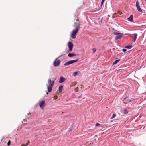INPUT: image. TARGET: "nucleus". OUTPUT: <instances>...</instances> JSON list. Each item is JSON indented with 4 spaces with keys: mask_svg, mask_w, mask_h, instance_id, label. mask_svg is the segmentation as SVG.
<instances>
[{
    "mask_svg": "<svg viewBox=\"0 0 146 146\" xmlns=\"http://www.w3.org/2000/svg\"><path fill=\"white\" fill-rule=\"evenodd\" d=\"M78 60V59H76L75 60H73L69 61L66 63L64 64V65L65 66L67 65H68L70 64H71L74 62H77Z\"/></svg>",
    "mask_w": 146,
    "mask_h": 146,
    "instance_id": "nucleus-4",
    "label": "nucleus"
},
{
    "mask_svg": "<svg viewBox=\"0 0 146 146\" xmlns=\"http://www.w3.org/2000/svg\"><path fill=\"white\" fill-rule=\"evenodd\" d=\"M118 13H119V15H121V14H122V12H120V11H118Z\"/></svg>",
    "mask_w": 146,
    "mask_h": 146,
    "instance_id": "nucleus-27",
    "label": "nucleus"
},
{
    "mask_svg": "<svg viewBox=\"0 0 146 146\" xmlns=\"http://www.w3.org/2000/svg\"><path fill=\"white\" fill-rule=\"evenodd\" d=\"M136 7L137 8V10L139 12H142V10L141 8L139 6L138 1H137L136 2Z\"/></svg>",
    "mask_w": 146,
    "mask_h": 146,
    "instance_id": "nucleus-7",
    "label": "nucleus"
},
{
    "mask_svg": "<svg viewBox=\"0 0 146 146\" xmlns=\"http://www.w3.org/2000/svg\"><path fill=\"white\" fill-rule=\"evenodd\" d=\"M134 38L133 41H134V42H135L136 41V38H137V34L136 33H134Z\"/></svg>",
    "mask_w": 146,
    "mask_h": 146,
    "instance_id": "nucleus-13",
    "label": "nucleus"
},
{
    "mask_svg": "<svg viewBox=\"0 0 146 146\" xmlns=\"http://www.w3.org/2000/svg\"><path fill=\"white\" fill-rule=\"evenodd\" d=\"M45 106V102L44 101H42L39 104V106L41 109H43Z\"/></svg>",
    "mask_w": 146,
    "mask_h": 146,
    "instance_id": "nucleus-9",
    "label": "nucleus"
},
{
    "mask_svg": "<svg viewBox=\"0 0 146 146\" xmlns=\"http://www.w3.org/2000/svg\"><path fill=\"white\" fill-rule=\"evenodd\" d=\"M124 113L125 114H126L128 113V112L126 110H125L123 111Z\"/></svg>",
    "mask_w": 146,
    "mask_h": 146,
    "instance_id": "nucleus-19",
    "label": "nucleus"
},
{
    "mask_svg": "<svg viewBox=\"0 0 146 146\" xmlns=\"http://www.w3.org/2000/svg\"><path fill=\"white\" fill-rule=\"evenodd\" d=\"M48 85H47L48 91V92H50L52 90V88L54 83V81L52 82L51 80L50 79L48 80Z\"/></svg>",
    "mask_w": 146,
    "mask_h": 146,
    "instance_id": "nucleus-2",
    "label": "nucleus"
},
{
    "mask_svg": "<svg viewBox=\"0 0 146 146\" xmlns=\"http://www.w3.org/2000/svg\"><path fill=\"white\" fill-rule=\"evenodd\" d=\"M22 146H27V145H22Z\"/></svg>",
    "mask_w": 146,
    "mask_h": 146,
    "instance_id": "nucleus-32",
    "label": "nucleus"
},
{
    "mask_svg": "<svg viewBox=\"0 0 146 146\" xmlns=\"http://www.w3.org/2000/svg\"><path fill=\"white\" fill-rule=\"evenodd\" d=\"M31 114V113L30 112V113H28L27 114V115H30Z\"/></svg>",
    "mask_w": 146,
    "mask_h": 146,
    "instance_id": "nucleus-31",
    "label": "nucleus"
},
{
    "mask_svg": "<svg viewBox=\"0 0 146 146\" xmlns=\"http://www.w3.org/2000/svg\"><path fill=\"white\" fill-rule=\"evenodd\" d=\"M127 98H128L127 97H126L124 98L123 100V102L124 104H127L128 103L131 102L132 101L134 100V99L130 100H128V101H126L125 100Z\"/></svg>",
    "mask_w": 146,
    "mask_h": 146,
    "instance_id": "nucleus-10",
    "label": "nucleus"
},
{
    "mask_svg": "<svg viewBox=\"0 0 146 146\" xmlns=\"http://www.w3.org/2000/svg\"><path fill=\"white\" fill-rule=\"evenodd\" d=\"M74 24L76 25V28L72 31L70 35L71 37L73 39L76 38V35L79 31L80 27V23H79L77 25V23H75Z\"/></svg>",
    "mask_w": 146,
    "mask_h": 146,
    "instance_id": "nucleus-1",
    "label": "nucleus"
},
{
    "mask_svg": "<svg viewBox=\"0 0 146 146\" xmlns=\"http://www.w3.org/2000/svg\"><path fill=\"white\" fill-rule=\"evenodd\" d=\"M66 79L63 76H61L59 81V82L60 83H62L66 80Z\"/></svg>",
    "mask_w": 146,
    "mask_h": 146,
    "instance_id": "nucleus-8",
    "label": "nucleus"
},
{
    "mask_svg": "<svg viewBox=\"0 0 146 146\" xmlns=\"http://www.w3.org/2000/svg\"><path fill=\"white\" fill-rule=\"evenodd\" d=\"M10 143H11L10 141H9L7 143V145L8 146L10 145Z\"/></svg>",
    "mask_w": 146,
    "mask_h": 146,
    "instance_id": "nucleus-24",
    "label": "nucleus"
},
{
    "mask_svg": "<svg viewBox=\"0 0 146 146\" xmlns=\"http://www.w3.org/2000/svg\"><path fill=\"white\" fill-rule=\"evenodd\" d=\"M29 143H30V142H29V141H28V143H27V144H26L27 145H29Z\"/></svg>",
    "mask_w": 146,
    "mask_h": 146,
    "instance_id": "nucleus-28",
    "label": "nucleus"
},
{
    "mask_svg": "<svg viewBox=\"0 0 146 146\" xmlns=\"http://www.w3.org/2000/svg\"><path fill=\"white\" fill-rule=\"evenodd\" d=\"M62 56H63V55H61V56H60L58 58H60V57H62Z\"/></svg>",
    "mask_w": 146,
    "mask_h": 146,
    "instance_id": "nucleus-34",
    "label": "nucleus"
},
{
    "mask_svg": "<svg viewBox=\"0 0 146 146\" xmlns=\"http://www.w3.org/2000/svg\"><path fill=\"white\" fill-rule=\"evenodd\" d=\"M82 95L80 96H78V98H79V99L80 98H81V97H82Z\"/></svg>",
    "mask_w": 146,
    "mask_h": 146,
    "instance_id": "nucleus-29",
    "label": "nucleus"
},
{
    "mask_svg": "<svg viewBox=\"0 0 146 146\" xmlns=\"http://www.w3.org/2000/svg\"><path fill=\"white\" fill-rule=\"evenodd\" d=\"M68 47L70 51H72V48L73 46V44L70 42H68Z\"/></svg>",
    "mask_w": 146,
    "mask_h": 146,
    "instance_id": "nucleus-6",
    "label": "nucleus"
},
{
    "mask_svg": "<svg viewBox=\"0 0 146 146\" xmlns=\"http://www.w3.org/2000/svg\"><path fill=\"white\" fill-rule=\"evenodd\" d=\"M100 125V124H99L98 123H96L95 125V126H99Z\"/></svg>",
    "mask_w": 146,
    "mask_h": 146,
    "instance_id": "nucleus-23",
    "label": "nucleus"
},
{
    "mask_svg": "<svg viewBox=\"0 0 146 146\" xmlns=\"http://www.w3.org/2000/svg\"><path fill=\"white\" fill-rule=\"evenodd\" d=\"M78 87H76L75 88V90L76 92H77L78 91Z\"/></svg>",
    "mask_w": 146,
    "mask_h": 146,
    "instance_id": "nucleus-21",
    "label": "nucleus"
},
{
    "mask_svg": "<svg viewBox=\"0 0 146 146\" xmlns=\"http://www.w3.org/2000/svg\"><path fill=\"white\" fill-rule=\"evenodd\" d=\"M23 121H24V122H26V121H27V120L26 119H24L23 120Z\"/></svg>",
    "mask_w": 146,
    "mask_h": 146,
    "instance_id": "nucleus-30",
    "label": "nucleus"
},
{
    "mask_svg": "<svg viewBox=\"0 0 146 146\" xmlns=\"http://www.w3.org/2000/svg\"><path fill=\"white\" fill-rule=\"evenodd\" d=\"M127 51V50L126 49H122V51L123 52H126V51Z\"/></svg>",
    "mask_w": 146,
    "mask_h": 146,
    "instance_id": "nucleus-25",
    "label": "nucleus"
},
{
    "mask_svg": "<svg viewBox=\"0 0 146 146\" xmlns=\"http://www.w3.org/2000/svg\"><path fill=\"white\" fill-rule=\"evenodd\" d=\"M63 86L62 85L60 86H59V90L60 92H62V89L63 88Z\"/></svg>",
    "mask_w": 146,
    "mask_h": 146,
    "instance_id": "nucleus-14",
    "label": "nucleus"
},
{
    "mask_svg": "<svg viewBox=\"0 0 146 146\" xmlns=\"http://www.w3.org/2000/svg\"><path fill=\"white\" fill-rule=\"evenodd\" d=\"M76 21H78V20H79V19H76Z\"/></svg>",
    "mask_w": 146,
    "mask_h": 146,
    "instance_id": "nucleus-33",
    "label": "nucleus"
},
{
    "mask_svg": "<svg viewBox=\"0 0 146 146\" xmlns=\"http://www.w3.org/2000/svg\"><path fill=\"white\" fill-rule=\"evenodd\" d=\"M125 47L127 49H130L132 48V45L127 46H126Z\"/></svg>",
    "mask_w": 146,
    "mask_h": 146,
    "instance_id": "nucleus-15",
    "label": "nucleus"
},
{
    "mask_svg": "<svg viewBox=\"0 0 146 146\" xmlns=\"http://www.w3.org/2000/svg\"><path fill=\"white\" fill-rule=\"evenodd\" d=\"M18 128L17 129V130L18 131Z\"/></svg>",
    "mask_w": 146,
    "mask_h": 146,
    "instance_id": "nucleus-36",
    "label": "nucleus"
},
{
    "mask_svg": "<svg viewBox=\"0 0 146 146\" xmlns=\"http://www.w3.org/2000/svg\"><path fill=\"white\" fill-rule=\"evenodd\" d=\"M60 61L58 59V58L56 59L54 61L53 64L54 66H58L60 62Z\"/></svg>",
    "mask_w": 146,
    "mask_h": 146,
    "instance_id": "nucleus-5",
    "label": "nucleus"
},
{
    "mask_svg": "<svg viewBox=\"0 0 146 146\" xmlns=\"http://www.w3.org/2000/svg\"><path fill=\"white\" fill-rule=\"evenodd\" d=\"M77 72H74L73 73L72 75L74 76H75L77 75Z\"/></svg>",
    "mask_w": 146,
    "mask_h": 146,
    "instance_id": "nucleus-18",
    "label": "nucleus"
},
{
    "mask_svg": "<svg viewBox=\"0 0 146 146\" xmlns=\"http://www.w3.org/2000/svg\"><path fill=\"white\" fill-rule=\"evenodd\" d=\"M76 54L74 53H69L68 55V56L70 57L75 56H76Z\"/></svg>",
    "mask_w": 146,
    "mask_h": 146,
    "instance_id": "nucleus-11",
    "label": "nucleus"
},
{
    "mask_svg": "<svg viewBox=\"0 0 146 146\" xmlns=\"http://www.w3.org/2000/svg\"><path fill=\"white\" fill-rule=\"evenodd\" d=\"M105 0H102V2H101V6L102 5V4H103V3H104V1Z\"/></svg>",
    "mask_w": 146,
    "mask_h": 146,
    "instance_id": "nucleus-22",
    "label": "nucleus"
},
{
    "mask_svg": "<svg viewBox=\"0 0 146 146\" xmlns=\"http://www.w3.org/2000/svg\"><path fill=\"white\" fill-rule=\"evenodd\" d=\"M120 60L119 59L116 60L113 63V65H115L119 61H120Z\"/></svg>",
    "mask_w": 146,
    "mask_h": 146,
    "instance_id": "nucleus-16",
    "label": "nucleus"
},
{
    "mask_svg": "<svg viewBox=\"0 0 146 146\" xmlns=\"http://www.w3.org/2000/svg\"><path fill=\"white\" fill-rule=\"evenodd\" d=\"M92 50L93 52V53H94L96 51V50L95 48H93L92 49Z\"/></svg>",
    "mask_w": 146,
    "mask_h": 146,
    "instance_id": "nucleus-20",
    "label": "nucleus"
},
{
    "mask_svg": "<svg viewBox=\"0 0 146 146\" xmlns=\"http://www.w3.org/2000/svg\"><path fill=\"white\" fill-rule=\"evenodd\" d=\"M57 98V96H55L54 97V98L55 99H56Z\"/></svg>",
    "mask_w": 146,
    "mask_h": 146,
    "instance_id": "nucleus-26",
    "label": "nucleus"
},
{
    "mask_svg": "<svg viewBox=\"0 0 146 146\" xmlns=\"http://www.w3.org/2000/svg\"><path fill=\"white\" fill-rule=\"evenodd\" d=\"M116 116V114L115 113L113 114L112 115V116L110 118L111 119H112L115 118Z\"/></svg>",
    "mask_w": 146,
    "mask_h": 146,
    "instance_id": "nucleus-17",
    "label": "nucleus"
},
{
    "mask_svg": "<svg viewBox=\"0 0 146 146\" xmlns=\"http://www.w3.org/2000/svg\"><path fill=\"white\" fill-rule=\"evenodd\" d=\"M114 34L116 35L115 37V39L116 40L121 39L123 35L122 33H119L117 32H114Z\"/></svg>",
    "mask_w": 146,
    "mask_h": 146,
    "instance_id": "nucleus-3",
    "label": "nucleus"
},
{
    "mask_svg": "<svg viewBox=\"0 0 146 146\" xmlns=\"http://www.w3.org/2000/svg\"><path fill=\"white\" fill-rule=\"evenodd\" d=\"M127 20L129 21H130L131 22H133V15H131L127 19Z\"/></svg>",
    "mask_w": 146,
    "mask_h": 146,
    "instance_id": "nucleus-12",
    "label": "nucleus"
},
{
    "mask_svg": "<svg viewBox=\"0 0 146 146\" xmlns=\"http://www.w3.org/2000/svg\"><path fill=\"white\" fill-rule=\"evenodd\" d=\"M47 94H48V93L47 92Z\"/></svg>",
    "mask_w": 146,
    "mask_h": 146,
    "instance_id": "nucleus-35",
    "label": "nucleus"
}]
</instances>
